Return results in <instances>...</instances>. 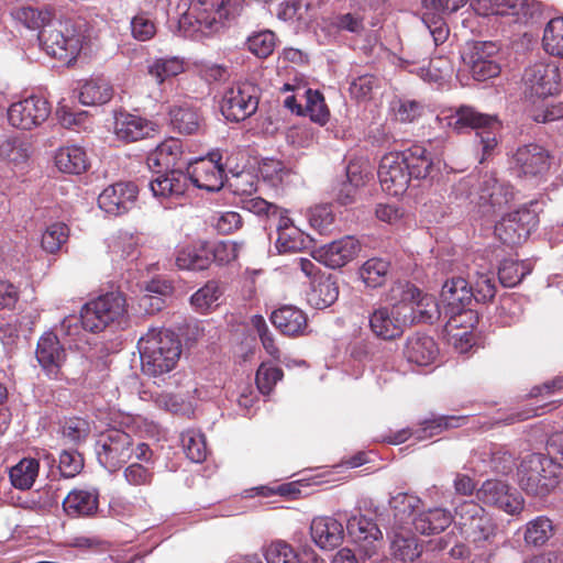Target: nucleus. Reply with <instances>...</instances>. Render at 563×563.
<instances>
[{
	"label": "nucleus",
	"mask_w": 563,
	"mask_h": 563,
	"mask_svg": "<svg viewBox=\"0 0 563 563\" xmlns=\"http://www.w3.org/2000/svg\"><path fill=\"white\" fill-rule=\"evenodd\" d=\"M231 158L227 155L223 161V154L220 151H213L207 158L190 166L187 173L183 169H173L152 179L148 184L150 188L155 197L162 199L183 197L190 184L210 192L219 191L224 186L225 172H233Z\"/></svg>",
	"instance_id": "1"
},
{
	"label": "nucleus",
	"mask_w": 563,
	"mask_h": 563,
	"mask_svg": "<svg viewBox=\"0 0 563 563\" xmlns=\"http://www.w3.org/2000/svg\"><path fill=\"white\" fill-rule=\"evenodd\" d=\"M439 172L433 157L421 145H412L400 152L385 154L378 166L382 189L390 196L407 191L412 180L432 178Z\"/></svg>",
	"instance_id": "2"
},
{
	"label": "nucleus",
	"mask_w": 563,
	"mask_h": 563,
	"mask_svg": "<svg viewBox=\"0 0 563 563\" xmlns=\"http://www.w3.org/2000/svg\"><path fill=\"white\" fill-rule=\"evenodd\" d=\"M419 289L409 282H396L387 292L388 305L375 307L368 316L369 329L378 339L393 341L400 338L412 322L410 301Z\"/></svg>",
	"instance_id": "3"
},
{
	"label": "nucleus",
	"mask_w": 563,
	"mask_h": 563,
	"mask_svg": "<svg viewBox=\"0 0 563 563\" xmlns=\"http://www.w3.org/2000/svg\"><path fill=\"white\" fill-rule=\"evenodd\" d=\"M142 372L157 377L173 371L181 355V342L167 329H150L137 343Z\"/></svg>",
	"instance_id": "4"
},
{
	"label": "nucleus",
	"mask_w": 563,
	"mask_h": 563,
	"mask_svg": "<svg viewBox=\"0 0 563 563\" xmlns=\"http://www.w3.org/2000/svg\"><path fill=\"white\" fill-rule=\"evenodd\" d=\"M438 119L457 133L470 129L476 131L475 144L482 151L481 163L495 153L498 145L497 135L501 130V122L496 115L482 113L471 106H460L451 114Z\"/></svg>",
	"instance_id": "5"
},
{
	"label": "nucleus",
	"mask_w": 563,
	"mask_h": 563,
	"mask_svg": "<svg viewBox=\"0 0 563 563\" xmlns=\"http://www.w3.org/2000/svg\"><path fill=\"white\" fill-rule=\"evenodd\" d=\"M456 198L465 196L475 203L483 217H493L504 210L514 199V189L508 183L499 181L494 174H485L474 183L472 177L460 180L453 187Z\"/></svg>",
	"instance_id": "6"
},
{
	"label": "nucleus",
	"mask_w": 563,
	"mask_h": 563,
	"mask_svg": "<svg viewBox=\"0 0 563 563\" xmlns=\"http://www.w3.org/2000/svg\"><path fill=\"white\" fill-rule=\"evenodd\" d=\"M85 21L70 18H53L38 33V41L47 55L62 59H74L87 40Z\"/></svg>",
	"instance_id": "7"
},
{
	"label": "nucleus",
	"mask_w": 563,
	"mask_h": 563,
	"mask_svg": "<svg viewBox=\"0 0 563 563\" xmlns=\"http://www.w3.org/2000/svg\"><path fill=\"white\" fill-rule=\"evenodd\" d=\"M128 320V303L120 291L101 295L81 308V323L86 331L99 333L109 327H121Z\"/></svg>",
	"instance_id": "8"
},
{
	"label": "nucleus",
	"mask_w": 563,
	"mask_h": 563,
	"mask_svg": "<svg viewBox=\"0 0 563 563\" xmlns=\"http://www.w3.org/2000/svg\"><path fill=\"white\" fill-rule=\"evenodd\" d=\"M519 485L532 496H547L558 485V466L541 453L525 456L518 468Z\"/></svg>",
	"instance_id": "9"
},
{
	"label": "nucleus",
	"mask_w": 563,
	"mask_h": 563,
	"mask_svg": "<svg viewBox=\"0 0 563 563\" xmlns=\"http://www.w3.org/2000/svg\"><path fill=\"white\" fill-rule=\"evenodd\" d=\"M455 515L466 538L477 545L494 543L499 527L493 516L474 500H464L455 508Z\"/></svg>",
	"instance_id": "10"
},
{
	"label": "nucleus",
	"mask_w": 563,
	"mask_h": 563,
	"mask_svg": "<svg viewBox=\"0 0 563 563\" xmlns=\"http://www.w3.org/2000/svg\"><path fill=\"white\" fill-rule=\"evenodd\" d=\"M133 438L120 429H111L100 434L95 451L98 462L110 473L120 470L133 455Z\"/></svg>",
	"instance_id": "11"
},
{
	"label": "nucleus",
	"mask_w": 563,
	"mask_h": 563,
	"mask_svg": "<svg viewBox=\"0 0 563 563\" xmlns=\"http://www.w3.org/2000/svg\"><path fill=\"white\" fill-rule=\"evenodd\" d=\"M537 202L522 206L505 216L495 225V235L506 245L517 246L525 243L539 224Z\"/></svg>",
	"instance_id": "12"
},
{
	"label": "nucleus",
	"mask_w": 563,
	"mask_h": 563,
	"mask_svg": "<svg viewBox=\"0 0 563 563\" xmlns=\"http://www.w3.org/2000/svg\"><path fill=\"white\" fill-rule=\"evenodd\" d=\"M260 88L251 81H243L228 88L221 100L223 117L232 122H241L252 117L260 102Z\"/></svg>",
	"instance_id": "13"
},
{
	"label": "nucleus",
	"mask_w": 563,
	"mask_h": 563,
	"mask_svg": "<svg viewBox=\"0 0 563 563\" xmlns=\"http://www.w3.org/2000/svg\"><path fill=\"white\" fill-rule=\"evenodd\" d=\"M498 52L499 48L494 42H472L466 44L461 57L475 80L486 81L500 74Z\"/></svg>",
	"instance_id": "14"
},
{
	"label": "nucleus",
	"mask_w": 563,
	"mask_h": 563,
	"mask_svg": "<svg viewBox=\"0 0 563 563\" xmlns=\"http://www.w3.org/2000/svg\"><path fill=\"white\" fill-rule=\"evenodd\" d=\"M472 7L482 15L510 16L520 24L536 22L542 14L537 0H472Z\"/></svg>",
	"instance_id": "15"
},
{
	"label": "nucleus",
	"mask_w": 563,
	"mask_h": 563,
	"mask_svg": "<svg viewBox=\"0 0 563 563\" xmlns=\"http://www.w3.org/2000/svg\"><path fill=\"white\" fill-rule=\"evenodd\" d=\"M476 497L483 504L495 507L510 516L517 517L525 509L523 497L503 481H485L476 490Z\"/></svg>",
	"instance_id": "16"
},
{
	"label": "nucleus",
	"mask_w": 563,
	"mask_h": 563,
	"mask_svg": "<svg viewBox=\"0 0 563 563\" xmlns=\"http://www.w3.org/2000/svg\"><path fill=\"white\" fill-rule=\"evenodd\" d=\"M525 95L531 101L553 97L560 91V71L555 65L537 63L522 77Z\"/></svg>",
	"instance_id": "17"
},
{
	"label": "nucleus",
	"mask_w": 563,
	"mask_h": 563,
	"mask_svg": "<svg viewBox=\"0 0 563 563\" xmlns=\"http://www.w3.org/2000/svg\"><path fill=\"white\" fill-rule=\"evenodd\" d=\"M49 113L51 106L45 98L31 96L10 106L8 120L18 129L32 130L45 122Z\"/></svg>",
	"instance_id": "18"
},
{
	"label": "nucleus",
	"mask_w": 563,
	"mask_h": 563,
	"mask_svg": "<svg viewBox=\"0 0 563 563\" xmlns=\"http://www.w3.org/2000/svg\"><path fill=\"white\" fill-rule=\"evenodd\" d=\"M512 162L519 177L541 178L550 169L551 155L543 146L530 143L516 150Z\"/></svg>",
	"instance_id": "19"
},
{
	"label": "nucleus",
	"mask_w": 563,
	"mask_h": 563,
	"mask_svg": "<svg viewBox=\"0 0 563 563\" xmlns=\"http://www.w3.org/2000/svg\"><path fill=\"white\" fill-rule=\"evenodd\" d=\"M347 536L368 559L377 553L383 532L377 523L363 515L352 516L346 522Z\"/></svg>",
	"instance_id": "20"
},
{
	"label": "nucleus",
	"mask_w": 563,
	"mask_h": 563,
	"mask_svg": "<svg viewBox=\"0 0 563 563\" xmlns=\"http://www.w3.org/2000/svg\"><path fill=\"white\" fill-rule=\"evenodd\" d=\"M139 194L134 183H117L107 187L98 197L99 207L109 214L120 216L128 212L136 201Z\"/></svg>",
	"instance_id": "21"
},
{
	"label": "nucleus",
	"mask_w": 563,
	"mask_h": 563,
	"mask_svg": "<svg viewBox=\"0 0 563 563\" xmlns=\"http://www.w3.org/2000/svg\"><path fill=\"white\" fill-rule=\"evenodd\" d=\"M361 245L353 236H344L313 252V258L330 268H341L354 260Z\"/></svg>",
	"instance_id": "22"
},
{
	"label": "nucleus",
	"mask_w": 563,
	"mask_h": 563,
	"mask_svg": "<svg viewBox=\"0 0 563 563\" xmlns=\"http://www.w3.org/2000/svg\"><path fill=\"white\" fill-rule=\"evenodd\" d=\"M35 355L46 375L52 379H58L66 352L55 333L45 332L40 338Z\"/></svg>",
	"instance_id": "23"
},
{
	"label": "nucleus",
	"mask_w": 563,
	"mask_h": 563,
	"mask_svg": "<svg viewBox=\"0 0 563 563\" xmlns=\"http://www.w3.org/2000/svg\"><path fill=\"white\" fill-rule=\"evenodd\" d=\"M391 555L401 562H415L423 551V545L406 526H390L387 531Z\"/></svg>",
	"instance_id": "24"
},
{
	"label": "nucleus",
	"mask_w": 563,
	"mask_h": 563,
	"mask_svg": "<svg viewBox=\"0 0 563 563\" xmlns=\"http://www.w3.org/2000/svg\"><path fill=\"white\" fill-rule=\"evenodd\" d=\"M113 130L119 140L131 143L148 137L156 131V124L140 115L119 111L114 114Z\"/></svg>",
	"instance_id": "25"
},
{
	"label": "nucleus",
	"mask_w": 563,
	"mask_h": 563,
	"mask_svg": "<svg viewBox=\"0 0 563 563\" xmlns=\"http://www.w3.org/2000/svg\"><path fill=\"white\" fill-rule=\"evenodd\" d=\"M443 313H459L474 302L473 287L462 277L448 279L442 286Z\"/></svg>",
	"instance_id": "26"
},
{
	"label": "nucleus",
	"mask_w": 563,
	"mask_h": 563,
	"mask_svg": "<svg viewBox=\"0 0 563 563\" xmlns=\"http://www.w3.org/2000/svg\"><path fill=\"white\" fill-rule=\"evenodd\" d=\"M310 534L322 550H333L340 547L344 539L343 525L333 517H317L311 521Z\"/></svg>",
	"instance_id": "27"
},
{
	"label": "nucleus",
	"mask_w": 563,
	"mask_h": 563,
	"mask_svg": "<svg viewBox=\"0 0 563 563\" xmlns=\"http://www.w3.org/2000/svg\"><path fill=\"white\" fill-rule=\"evenodd\" d=\"M439 349L432 336L416 332L409 335L404 346V356L409 363L428 366L434 362Z\"/></svg>",
	"instance_id": "28"
},
{
	"label": "nucleus",
	"mask_w": 563,
	"mask_h": 563,
	"mask_svg": "<svg viewBox=\"0 0 563 563\" xmlns=\"http://www.w3.org/2000/svg\"><path fill=\"white\" fill-rule=\"evenodd\" d=\"M63 508L74 518L93 516L99 508V493L97 489H73L64 498Z\"/></svg>",
	"instance_id": "29"
},
{
	"label": "nucleus",
	"mask_w": 563,
	"mask_h": 563,
	"mask_svg": "<svg viewBox=\"0 0 563 563\" xmlns=\"http://www.w3.org/2000/svg\"><path fill=\"white\" fill-rule=\"evenodd\" d=\"M452 520L450 511L443 508H431L417 514L412 519V528L421 534L431 536L444 531Z\"/></svg>",
	"instance_id": "30"
},
{
	"label": "nucleus",
	"mask_w": 563,
	"mask_h": 563,
	"mask_svg": "<svg viewBox=\"0 0 563 563\" xmlns=\"http://www.w3.org/2000/svg\"><path fill=\"white\" fill-rule=\"evenodd\" d=\"M244 0H212L211 14L200 16L197 22L212 31H219L224 21L234 19L243 9Z\"/></svg>",
	"instance_id": "31"
},
{
	"label": "nucleus",
	"mask_w": 563,
	"mask_h": 563,
	"mask_svg": "<svg viewBox=\"0 0 563 563\" xmlns=\"http://www.w3.org/2000/svg\"><path fill=\"white\" fill-rule=\"evenodd\" d=\"M181 151L180 145L176 141H169L159 144L153 153L147 157V165L150 168H158L156 170L157 178L161 175L167 174L173 169H181L178 165Z\"/></svg>",
	"instance_id": "32"
},
{
	"label": "nucleus",
	"mask_w": 563,
	"mask_h": 563,
	"mask_svg": "<svg viewBox=\"0 0 563 563\" xmlns=\"http://www.w3.org/2000/svg\"><path fill=\"white\" fill-rule=\"evenodd\" d=\"M339 297V285L333 274H321L311 282L309 301L317 309H324L333 305Z\"/></svg>",
	"instance_id": "33"
},
{
	"label": "nucleus",
	"mask_w": 563,
	"mask_h": 563,
	"mask_svg": "<svg viewBox=\"0 0 563 563\" xmlns=\"http://www.w3.org/2000/svg\"><path fill=\"white\" fill-rule=\"evenodd\" d=\"M421 499L408 493L391 495L389 506L393 510V523L390 526L412 527V519L419 512Z\"/></svg>",
	"instance_id": "34"
},
{
	"label": "nucleus",
	"mask_w": 563,
	"mask_h": 563,
	"mask_svg": "<svg viewBox=\"0 0 563 563\" xmlns=\"http://www.w3.org/2000/svg\"><path fill=\"white\" fill-rule=\"evenodd\" d=\"M273 324L286 335H298L307 328V317L300 309L284 306L272 313Z\"/></svg>",
	"instance_id": "35"
},
{
	"label": "nucleus",
	"mask_w": 563,
	"mask_h": 563,
	"mask_svg": "<svg viewBox=\"0 0 563 563\" xmlns=\"http://www.w3.org/2000/svg\"><path fill=\"white\" fill-rule=\"evenodd\" d=\"M210 264L211 257L209 254V243L207 242L184 247L176 255V265L180 269L203 271Z\"/></svg>",
	"instance_id": "36"
},
{
	"label": "nucleus",
	"mask_w": 563,
	"mask_h": 563,
	"mask_svg": "<svg viewBox=\"0 0 563 563\" xmlns=\"http://www.w3.org/2000/svg\"><path fill=\"white\" fill-rule=\"evenodd\" d=\"M555 533V527L547 516H538L525 526L523 541L527 547L540 548Z\"/></svg>",
	"instance_id": "37"
},
{
	"label": "nucleus",
	"mask_w": 563,
	"mask_h": 563,
	"mask_svg": "<svg viewBox=\"0 0 563 563\" xmlns=\"http://www.w3.org/2000/svg\"><path fill=\"white\" fill-rule=\"evenodd\" d=\"M170 122L181 134H195L201 129V117L198 111L188 106H174L169 110Z\"/></svg>",
	"instance_id": "38"
},
{
	"label": "nucleus",
	"mask_w": 563,
	"mask_h": 563,
	"mask_svg": "<svg viewBox=\"0 0 563 563\" xmlns=\"http://www.w3.org/2000/svg\"><path fill=\"white\" fill-rule=\"evenodd\" d=\"M57 168L67 174H81L88 167L86 152L79 146H66L59 148L55 156Z\"/></svg>",
	"instance_id": "39"
},
{
	"label": "nucleus",
	"mask_w": 563,
	"mask_h": 563,
	"mask_svg": "<svg viewBox=\"0 0 563 563\" xmlns=\"http://www.w3.org/2000/svg\"><path fill=\"white\" fill-rule=\"evenodd\" d=\"M481 460L497 474L507 475L515 467V455L504 445L492 444L481 452Z\"/></svg>",
	"instance_id": "40"
},
{
	"label": "nucleus",
	"mask_w": 563,
	"mask_h": 563,
	"mask_svg": "<svg viewBox=\"0 0 563 563\" xmlns=\"http://www.w3.org/2000/svg\"><path fill=\"white\" fill-rule=\"evenodd\" d=\"M11 15L27 29L40 31L54 18L51 9L32 5L18 7L12 10Z\"/></svg>",
	"instance_id": "41"
},
{
	"label": "nucleus",
	"mask_w": 563,
	"mask_h": 563,
	"mask_svg": "<svg viewBox=\"0 0 563 563\" xmlns=\"http://www.w3.org/2000/svg\"><path fill=\"white\" fill-rule=\"evenodd\" d=\"M113 89L103 78L86 81L79 92V101L85 106L103 104L111 100Z\"/></svg>",
	"instance_id": "42"
},
{
	"label": "nucleus",
	"mask_w": 563,
	"mask_h": 563,
	"mask_svg": "<svg viewBox=\"0 0 563 563\" xmlns=\"http://www.w3.org/2000/svg\"><path fill=\"white\" fill-rule=\"evenodd\" d=\"M529 117L537 123L550 124L563 120V102L553 97L533 100Z\"/></svg>",
	"instance_id": "43"
},
{
	"label": "nucleus",
	"mask_w": 563,
	"mask_h": 563,
	"mask_svg": "<svg viewBox=\"0 0 563 563\" xmlns=\"http://www.w3.org/2000/svg\"><path fill=\"white\" fill-rule=\"evenodd\" d=\"M38 462L35 459H22L9 472L11 484L21 490L30 489L38 474Z\"/></svg>",
	"instance_id": "44"
},
{
	"label": "nucleus",
	"mask_w": 563,
	"mask_h": 563,
	"mask_svg": "<svg viewBox=\"0 0 563 563\" xmlns=\"http://www.w3.org/2000/svg\"><path fill=\"white\" fill-rule=\"evenodd\" d=\"M390 269V263L384 258L373 257L367 260L360 269V275L369 288L383 286Z\"/></svg>",
	"instance_id": "45"
},
{
	"label": "nucleus",
	"mask_w": 563,
	"mask_h": 563,
	"mask_svg": "<svg viewBox=\"0 0 563 563\" xmlns=\"http://www.w3.org/2000/svg\"><path fill=\"white\" fill-rule=\"evenodd\" d=\"M410 306L412 308V321L417 319L418 322L433 323L442 313L435 298L429 295L422 296L420 290L419 296H416V298L410 301Z\"/></svg>",
	"instance_id": "46"
},
{
	"label": "nucleus",
	"mask_w": 563,
	"mask_h": 563,
	"mask_svg": "<svg viewBox=\"0 0 563 563\" xmlns=\"http://www.w3.org/2000/svg\"><path fill=\"white\" fill-rule=\"evenodd\" d=\"M542 45L547 53L563 57V18H554L548 22Z\"/></svg>",
	"instance_id": "47"
},
{
	"label": "nucleus",
	"mask_w": 563,
	"mask_h": 563,
	"mask_svg": "<svg viewBox=\"0 0 563 563\" xmlns=\"http://www.w3.org/2000/svg\"><path fill=\"white\" fill-rule=\"evenodd\" d=\"M303 95L306 97L303 114L309 115L313 122L325 124L330 113L322 93L318 90L305 89Z\"/></svg>",
	"instance_id": "48"
},
{
	"label": "nucleus",
	"mask_w": 563,
	"mask_h": 563,
	"mask_svg": "<svg viewBox=\"0 0 563 563\" xmlns=\"http://www.w3.org/2000/svg\"><path fill=\"white\" fill-rule=\"evenodd\" d=\"M246 45L249 51L258 58L271 56L276 46V35L269 30L255 32L247 37Z\"/></svg>",
	"instance_id": "49"
},
{
	"label": "nucleus",
	"mask_w": 563,
	"mask_h": 563,
	"mask_svg": "<svg viewBox=\"0 0 563 563\" xmlns=\"http://www.w3.org/2000/svg\"><path fill=\"white\" fill-rule=\"evenodd\" d=\"M530 273L529 266L514 260H505L498 268V279L505 287H515Z\"/></svg>",
	"instance_id": "50"
},
{
	"label": "nucleus",
	"mask_w": 563,
	"mask_h": 563,
	"mask_svg": "<svg viewBox=\"0 0 563 563\" xmlns=\"http://www.w3.org/2000/svg\"><path fill=\"white\" fill-rule=\"evenodd\" d=\"M184 451L189 460L196 463L202 462L207 456L205 435L199 431L188 430L181 433Z\"/></svg>",
	"instance_id": "51"
},
{
	"label": "nucleus",
	"mask_w": 563,
	"mask_h": 563,
	"mask_svg": "<svg viewBox=\"0 0 563 563\" xmlns=\"http://www.w3.org/2000/svg\"><path fill=\"white\" fill-rule=\"evenodd\" d=\"M307 235L295 225L280 231L276 240V247L280 253L301 251L307 247Z\"/></svg>",
	"instance_id": "52"
},
{
	"label": "nucleus",
	"mask_w": 563,
	"mask_h": 563,
	"mask_svg": "<svg viewBox=\"0 0 563 563\" xmlns=\"http://www.w3.org/2000/svg\"><path fill=\"white\" fill-rule=\"evenodd\" d=\"M221 295L222 289L218 282L209 280L190 297V302L198 311L205 312L216 305Z\"/></svg>",
	"instance_id": "53"
},
{
	"label": "nucleus",
	"mask_w": 563,
	"mask_h": 563,
	"mask_svg": "<svg viewBox=\"0 0 563 563\" xmlns=\"http://www.w3.org/2000/svg\"><path fill=\"white\" fill-rule=\"evenodd\" d=\"M422 25L426 32L432 37L435 47L445 44L450 36V29L445 20L435 13H424Z\"/></svg>",
	"instance_id": "54"
},
{
	"label": "nucleus",
	"mask_w": 563,
	"mask_h": 563,
	"mask_svg": "<svg viewBox=\"0 0 563 563\" xmlns=\"http://www.w3.org/2000/svg\"><path fill=\"white\" fill-rule=\"evenodd\" d=\"M380 85V80L373 74L358 75L350 82V95L357 101L369 100L373 91Z\"/></svg>",
	"instance_id": "55"
},
{
	"label": "nucleus",
	"mask_w": 563,
	"mask_h": 563,
	"mask_svg": "<svg viewBox=\"0 0 563 563\" xmlns=\"http://www.w3.org/2000/svg\"><path fill=\"white\" fill-rule=\"evenodd\" d=\"M242 246V242L234 241H220L214 244H209L211 263L216 262L219 265H227L233 262L238 258Z\"/></svg>",
	"instance_id": "56"
},
{
	"label": "nucleus",
	"mask_w": 563,
	"mask_h": 563,
	"mask_svg": "<svg viewBox=\"0 0 563 563\" xmlns=\"http://www.w3.org/2000/svg\"><path fill=\"white\" fill-rule=\"evenodd\" d=\"M183 62L177 58H159L148 66V74L153 76L158 84H163L167 78L175 77L183 73Z\"/></svg>",
	"instance_id": "57"
},
{
	"label": "nucleus",
	"mask_w": 563,
	"mask_h": 563,
	"mask_svg": "<svg viewBox=\"0 0 563 563\" xmlns=\"http://www.w3.org/2000/svg\"><path fill=\"white\" fill-rule=\"evenodd\" d=\"M267 563H295L297 553L290 544L283 540H275L264 548Z\"/></svg>",
	"instance_id": "58"
},
{
	"label": "nucleus",
	"mask_w": 563,
	"mask_h": 563,
	"mask_svg": "<svg viewBox=\"0 0 563 563\" xmlns=\"http://www.w3.org/2000/svg\"><path fill=\"white\" fill-rule=\"evenodd\" d=\"M0 156L16 165L25 163L30 156V145L18 139H7L0 143Z\"/></svg>",
	"instance_id": "59"
},
{
	"label": "nucleus",
	"mask_w": 563,
	"mask_h": 563,
	"mask_svg": "<svg viewBox=\"0 0 563 563\" xmlns=\"http://www.w3.org/2000/svg\"><path fill=\"white\" fill-rule=\"evenodd\" d=\"M68 239V228L64 223L49 225L42 235V247L48 253H56Z\"/></svg>",
	"instance_id": "60"
},
{
	"label": "nucleus",
	"mask_w": 563,
	"mask_h": 563,
	"mask_svg": "<svg viewBox=\"0 0 563 563\" xmlns=\"http://www.w3.org/2000/svg\"><path fill=\"white\" fill-rule=\"evenodd\" d=\"M58 468L65 478H73L84 468V457L76 450H64L59 454Z\"/></svg>",
	"instance_id": "61"
},
{
	"label": "nucleus",
	"mask_w": 563,
	"mask_h": 563,
	"mask_svg": "<svg viewBox=\"0 0 563 563\" xmlns=\"http://www.w3.org/2000/svg\"><path fill=\"white\" fill-rule=\"evenodd\" d=\"M260 173L264 180L276 187L284 183L290 170L278 159L265 158L260 166Z\"/></svg>",
	"instance_id": "62"
},
{
	"label": "nucleus",
	"mask_w": 563,
	"mask_h": 563,
	"mask_svg": "<svg viewBox=\"0 0 563 563\" xmlns=\"http://www.w3.org/2000/svg\"><path fill=\"white\" fill-rule=\"evenodd\" d=\"M283 371L279 367L268 366L263 363L256 372L255 382L263 395H268L278 380L283 378Z\"/></svg>",
	"instance_id": "63"
},
{
	"label": "nucleus",
	"mask_w": 563,
	"mask_h": 563,
	"mask_svg": "<svg viewBox=\"0 0 563 563\" xmlns=\"http://www.w3.org/2000/svg\"><path fill=\"white\" fill-rule=\"evenodd\" d=\"M393 110L397 121L411 123L421 117L424 107L416 100L400 99L394 102Z\"/></svg>",
	"instance_id": "64"
}]
</instances>
